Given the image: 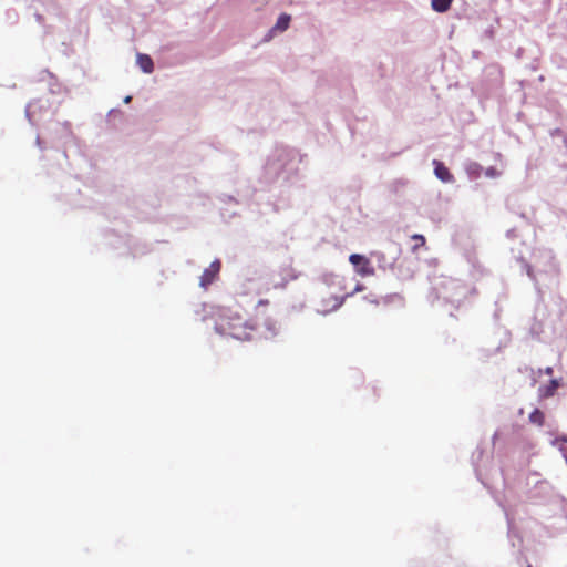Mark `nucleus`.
<instances>
[{"instance_id":"1","label":"nucleus","mask_w":567,"mask_h":567,"mask_svg":"<svg viewBox=\"0 0 567 567\" xmlns=\"http://www.w3.org/2000/svg\"><path fill=\"white\" fill-rule=\"evenodd\" d=\"M215 331L239 341L251 340L257 330L254 321L246 319L239 306L220 307L215 316Z\"/></svg>"},{"instance_id":"2","label":"nucleus","mask_w":567,"mask_h":567,"mask_svg":"<svg viewBox=\"0 0 567 567\" xmlns=\"http://www.w3.org/2000/svg\"><path fill=\"white\" fill-rule=\"evenodd\" d=\"M349 261L355 267L357 274L361 277H369L374 275V268L371 265L369 258L363 255L352 254L349 257Z\"/></svg>"},{"instance_id":"3","label":"nucleus","mask_w":567,"mask_h":567,"mask_svg":"<svg viewBox=\"0 0 567 567\" xmlns=\"http://www.w3.org/2000/svg\"><path fill=\"white\" fill-rule=\"evenodd\" d=\"M221 264L219 260H214L208 268H206L200 276V286L207 288L213 284L220 271Z\"/></svg>"},{"instance_id":"4","label":"nucleus","mask_w":567,"mask_h":567,"mask_svg":"<svg viewBox=\"0 0 567 567\" xmlns=\"http://www.w3.org/2000/svg\"><path fill=\"white\" fill-rule=\"evenodd\" d=\"M433 165L435 176L439 179L445 183L453 181V175L450 173L449 168L442 162L434 159Z\"/></svg>"},{"instance_id":"5","label":"nucleus","mask_w":567,"mask_h":567,"mask_svg":"<svg viewBox=\"0 0 567 567\" xmlns=\"http://www.w3.org/2000/svg\"><path fill=\"white\" fill-rule=\"evenodd\" d=\"M137 63L145 73H152L154 70L153 60L147 54H137Z\"/></svg>"},{"instance_id":"6","label":"nucleus","mask_w":567,"mask_h":567,"mask_svg":"<svg viewBox=\"0 0 567 567\" xmlns=\"http://www.w3.org/2000/svg\"><path fill=\"white\" fill-rule=\"evenodd\" d=\"M453 0H432V9L436 12L443 13L447 11Z\"/></svg>"},{"instance_id":"7","label":"nucleus","mask_w":567,"mask_h":567,"mask_svg":"<svg viewBox=\"0 0 567 567\" xmlns=\"http://www.w3.org/2000/svg\"><path fill=\"white\" fill-rule=\"evenodd\" d=\"M530 423L543 426L545 423V414L539 409H535L528 416Z\"/></svg>"},{"instance_id":"8","label":"nucleus","mask_w":567,"mask_h":567,"mask_svg":"<svg viewBox=\"0 0 567 567\" xmlns=\"http://www.w3.org/2000/svg\"><path fill=\"white\" fill-rule=\"evenodd\" d=\"M559 386V383L557 380H551L549 382V384H547L546 386H544L540 391H542V395L544 398H549V396H553L555 394V392L557 391Z\"/></svg>"},{"instance_id":"9","label":"nucleus","mask_w":567,"mask_h":567,"mask_svg":"<svg viewBox=\"0 0 567 567\" xmlns=\"http://www.w3.org/2000/svg\"><path fill=\"white\" fill-rule=\"evenodd\" d=\"M289 23H290V16L286 14V13H282L278 18L277 23L275 25V29L278 30V31H285V30L288 29Z\"/></svg>"},{"instance_id":"10","label":"nucleus","mask_w":567,"mask_h":567,"mask_svg":"<svg viewBox=\"0 0 567 567\" xmlns=\"http://www.w3.org/2000/svg\"><path fill=\"white\" fill-rule=\"evenodd\" d=\"M411 238H412V240H414V241H415V244H414V245H413V247H412V251H414V252H415V251H416V250H419L421 247H424V246H425L426 240H425V237H424L423 235L415 234V235H413Z\"/></svg>"},{"instance_id":"11","label":"nucleus","mask_w":567,"mask_h":567,"mask_svg":"<svg viewBox=\"0 0 567 567\" xmlns=\"http://www.w3.org/2000/svg\"><path fill=\"white\" fill-rule=\"evenodd\" d=\"M265 326H266L267 330L269 331L270 336H276L277 334L278 327H277V322L276 321H274L272 319L269 318V319H267L265 321Z\"/></svg>"},{"instance_id":"12","label":"nucleus","mask_w":567,"mask_h":567,"mask_svg":"<svg viewBox=\"0 0 567 567\" xmlns=\"http://www.w3.org/2000/svg\"><path fill=\"white\" fill-rule=\"evenodd\" d=\"M349 293L346 292L343 296H333L332 297V305L330 307L331 310L333 309H338L344 301V298L348 296Z\"/></svg>"},{"instance_id":"13","label":"nucleus","mask_w":567,"mask_h":567,"mask_svg":"<svg viewBox=\"0 0 567 567\" xmlns=\"http://www.w3.org/2000/svg\"><path fill=\"white\" fill-rule=\"evenodd\" d=\"M556 445L564 453V456L567 454V437H559L556 440Z\"/></svg>"},{"instance_id":"14","label":"nucleus","mask_w":567,"mask_h":567,"mask_svg":"<svg viewBox=\"0 0 567 567\" xmlns=\"http://www.w3.org/2000/svg\"><path fill=\"white\" fill-rule=\"evenodd\" d=\"M405 182L403 181H395L393 184H392V187L394 188V190H396V187L398 186H405Z\"/></svg>"},{"instance_id":"15","label":"nucleus","mask_w":567,"mask_h":567,"mask_svg":"<svg viewBox=\"0 0 567 567\" xmlns=\"http://www.w3.org/2000/svg\"><path fill=\"white\" fill-rule=\"evenodd\" d=\"M267 305H269V301L267 299H260L258 301V306H267Z\"/></svg>"},{"instance_id":"16","label":"nucleus","mask_w":567,"mask_h":567,"mask_svg":"<svg viewBox=\"0 0 567 567\" xmlns=\"http://www.w3.org/2000/svg\"><path fill=\"white\" fill-rule=\"evenodd\" d=\"M131 101V96L125 97V102L128 103Z\"/></svg>"},{"instance_id":"17","label":"nucleus","mask_w":567,"mask_h":567,"mask_svg":"<svg viewBox=\"0 0 567 567\" xmlns=\"http://www.w3.org/2000/svg\"><path fill=\"white\" fill-rule=\"evenodd\" d=\"M527 567H532L530 565H528Z\"/></svg>"}]
</instances>
